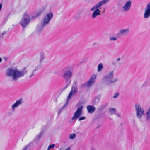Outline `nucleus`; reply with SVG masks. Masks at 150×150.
Wrapping results in <instances>:
<instances>
[{
	"label": "nucleus",
	"instance_id": "nucleus-37",
	"mask_svg": "<svg viewBox=\"0 0 150 150\" xmlns=\"http://www.w3.org/2000/svg\"><path fill=\"white\" fill-rule=\"evenodd\" d=\"M40 136H41V134H40L38 135V137H39V138H40Z\"/></svg>",
	"mask_w": 150,
	"mask_h": 150
},
{
	"label": "nucleus",
	"instance_id": "nucleus-34",
	"mask_svg": "<svg viewBox=\"0 0 150 150\" xmlns=\"http://www.w3.org/2000/svg\"><path fill=\"white\" fill-rule=\"evenodd\" d=\"M64 150H70V147H68V148H67V149H66Z\"/></svg>",
	"mask_w": 150,
	"mask_h": 150
},
{
	"label": "nucleus",
	"instance_id": "nucleus-19",
	"mask_svg": "<svg viewBox=\"0 0 150 150\" xmlns=\"http://www.w3.org/2000/svg\"><path fill=\"white\" fill-rule=\"evenodd\" d=\"M103 64L102 63H100L97 67V71L98 72H100L103 69Z\"/></svg>",
	"mask_w": 150,
	"mask_h": 150
},
{
	"label": "nucleus",
	"instance_id": "nucleus-10",
	"mask_svg": "<svg viewBox=\"0 0 150 150\" xmlns=\"http://www.w3.org/2000/svg\"><path fill=\"white\" fill-rule=\"evenodd\" d=\"M150 17V2L147 4L144 9V18H148Z\"/></svg>",
	"mask_w": 150,
	"mask_h": 150
},
{
	"label": "nucleus",
	"instance_id": "nucleus-17",
	"mask_svg": "<svg viewBox=\"0 0 150 150\" xmlns=\"http://www.w3.org/2000/svg\"><path fill=\"white\" fill-rule=\"evenodd\" d=\"M109 0H102L97 3L96 4L101 8L102 5H104L108 3Z\"/></svg>",
	"mask_w": 150,
	"mask_h": 150
},
{
	"label": "nucleus",
	"instance_id": "nucleus-25",
	"mask_svg": "<svg viewBox=\"0 0 150 150\" xmlns=\"http://www.w3.org/2000/svg\"><path fill=\"white\" fill-rule=\"evenodd\" d=\"M49 146L50 148V149L51 148H54L55 146V144H53L52 145H50Z\"/></svg>",
	"mask_w": 150,
	"mask_h": 150
},
{
	"label": "nucleus",
	"instance_id": "nucleus-39",
	"mask_svg": "<svg viewBox=\"0 0 150 150\" xmlns=\"http://www.w3.org/2000/svg\"><path fill=\"white\" fill-rule=\"evenodd\" d=\"M75 18L76 19H77V16H75Z\"/></svg>",
	"mask_w": 150,
	"mask_h": 150
},
{
	"label": "nucleus",
	"instance_id": "nucleus-28",
	"mask_svg": "<svg viewBox=\"0 0 150 150\" xmlns=\"http://www.w3.org/2000/svg\"><path fill=\"white\" fill-rule=\"evenodd\" d=\"M63 109V108L62 109L61 108V109H59L58 110V113L59 114H60V113L62 112V110Z\"/></svg>",
	"mask_w": 150,
	"mask_h": 150
},
{
	"label": "nucleus",
	"instance_id": "nucleus-6",
	"mask_svg": "<svg viewBox=\"0 0 150 150\" xmlns=\"http://www.w3.org/2000/svg\"><path fill=\"white\" fill-rule=\"evenodd\" d=\"M77 91L78 88L77 86L75 85H73L71 87V91L68 96L66 103L63 107V108L67 107L70 98L77 92Z\"/></svg>",
	"mask_w": 150,
	"mask_h": 150
},
{
	"label": "nucleus",
	"instance_id": "nucleus-26",
	"mask_svg": "<svg viewBox=\"0 0 150 150\" xmlns=\"http://www.w3.org/2000/svg\"><path fill=\"white\" fill-rule=\"evenodd\" d=\"M116 116L117 117H119V118H120V117H121V115H120V114H119V113H117V114H116Z\"/></svg>",
	"mask_w": 150,
	"mask_h": 150
},
{
	"label": "nucleus",
	"instance_id": "nucleus-35",
	"mask_svg": "<svg viewBox=\"0 0 150 150\" xmlns=\"http://www.w3.org/2000/svg\"><path fill=\"white\" fill-rule=\"evenodd\" d=\"M120 59V58H117V59L116 60H117V61H119Z\"/></svg>",
	"mask_w": 150,
	"mask_h": 150
},
{
	"label": "nucleus",
	"instance_id": "nucleus-31",
	"mask_svg": "<svg viewBox=\"0 0 150 150\" xmlns=\"http://www.w3.org/2000/svg\"><path fill=\"white\" fill-rule=\"evenodd\" d=\"M2 7V4L1 3H0V10H1Z\"/></svg>",
	"mask_w": 150,
	"mask_h": 150
},
{
	"label": "nucleus",
	"instance_id": "nucleus-1",
	"mask_svg": "<svg viewBox=\"0 0 150 150\" xmlns=\"http://www.w3.org/2000/svg\"><path fill=\"white\" fill-rule=\"evenodd\" d=\"M26 72L25 69L19 70L16 68L11 67L6 70V75L11 78L12 81L16 82L19 79L23 77Z\"/></svg>",
	"mask_w": 150,
	"mask_h": 150
},
{
	"label": "nucleus",
	"instance_id": "nucleus-12",
	"mask_svg": "<svg viewBox=\"0 0 150 150\" xmlns=\"http://www.w3.org/2000/svg\"><path fill=\"white\" fill-rule=\"evenodd\" d=\"M131 1L130 0L127 1L125 4L123 9L124 11H129L130 8Z\"/></svg>",
	"mask_w": 150,
	"mask_h": 150
},
{
	"label": "nucleus",
	"instance_id": "nucleus-23",
	"mask_svg": "<svg viewBox=\"0 0 150 150\" xmlns=\"http://www.w3.org/2000/svg\"><path fill=\"white\" fill-rule=\"evenodd\" d=\"M119 95V93L118 92H117L114 94L113 96V98H117Z\"/></svg>",
	"mask_w": 150,
	"mask_h": 150
},
{
	"label": "nucleus",
	"instance_id": "nucleus-13",
	"mask_svg": "<svg viewBox=\"0 0 150 150\" xmlns=\"http://www.w3.org/2000/svg\"><path fill=\"white\" fill-rule=\"evenodd\" d=\"M145 116V119L148 122L150 121V105L146 110L145 113L144 115Z\"/></svg>",
	"mask_w": 150,
	"mask_h": 150
},
{
	"label": "nucleus",
	"instance_id": "nucleus-22",
	"mask_svg": "<svg viewBox=\"0 0 150 150\" xmlns=\"http://www.w3.org/2000/svg\"><path fill=\"white\" fill-rule=\"evenodd\" d=\"M109 39L110 41H115L117 40V38L114 36H111L110 37Z\"/></svg>",
	"mask_w": 150,
	"mask_h": 150
},
{
	"label": "nucleus",
	"instance_id": "nucleus-4",
	"mask_svg": "<svg viewBox=\"0 0 150 150\" xmlns=\"http://www.w3.org/2000/svg\"><path fill=\"white\" fill-rule=\"evenodd\" d=\"M53 17V14L52 12L47 13L43 17L41 23V25L38 26L37 30L39 31H41L43 27L48 25L50 21Z\"/></svg>",
	"mask_w": 150,
	"mask_h": 150
},
{
	"label": "nucleus",
	"instance_id": "nucleus-2",
	"mask_svg": "<svg viewBox=\"0 0 150 150\" xmlns=\"http://www.w3.org/2000/svg\"><path fill=\"white\" fill-rule=\"evenodd\" d=\"M114 72L113 70L109 71L101 80L102 83L105 86L116 82L118 81L117 77L113 78Z\"/></svg>",
	"mask_w": 150,
	"mask_h": 150
},
{
	"label": "nucleus",
	"instance_id": "nucleus-9",
	"mask_svg": "<svg viewBox=\"0 0 150 150\" xmlns=\"http://www.w3.org/2000/svg\"><path fill=\"white\" fill-rule=\"evenodd\" d=\"M82 109L83 107L82 106H81L77 108L74 115L71 118L72 120L76 119L81 115L82 113Z\"/></svg>",
	"mask_w": 150,
	"mask_h": 150
},
{
	"label": "nucleus",
	"instance_id": "nucleus-38",
	"mask_svg": "<svg viewBox=\"0 0 150 150\" xmlns=\"http://www.w3.org/2000/svg\"><path fill=\"white\" fill-rule=\"evenodd\" d=\"M50 149V148L49 146H48L47 150H49Z\"/></svg>",
	"mask_w": 150,
	"mask_h": 150
},
{
	"label": "nucleus",
	"instance_id": "nucleus-8",
	"mask_svg": "<svg viewBox=\"0 0 150 150\" xmlns=\"http://www.w3.org/2000/svg\"><path fill=\"white\" fill-rule=\"evenodd\" d=\"M96 78V75L95 74H93L91 76L89 80L85 83L81 85V88L90 87L94 83Z\"/></svg>",
	"mask_w": 150,
	"mask_h": 150
},
{
	"label": "nucleus",
	"instance_id": "nucleus-16",
	"mask_svg": "<svg viewBox=\"0 0 150 150\" xmlns=\"http://www.w3.org/2000/svg\"><path fill=\"white\" fill-rule=\"evenodd\" d=\"M87 108L88 112L91 113H93L95 110V107L93 106H88L87 107Z\"/></svg>",
	"mask_w": 150,
	"mask_h": 150
},
{
	"label": "nucleus",
	"instance_id": "nucleus-15",
	"mask_svg": "<svg viewBox=\"0 0 150 150\" xmlns=\"http://www.w3.org/2000/svg\"><path fill=\"white\" fill-rule=\"evenodd\" d=\"M129 32V28L121 29L119 31V33L120 35H123L124 34H128Z\"/></svg>",
	"mask_w": 150,
	"mask_h": 150
},
{
	"label": "nucleus",
	"instance_id": "nucleus-29",
	"mask_svg": "<svg viewBox=\"0 0 150 150\" xmlns=\"http://www.w3.org/2000/svg\"><path fill=\"white\" fill-rule=\"evenodd\" d=\"M104 108V106L103 105H101L99 107V108L100 109H103Z\"/></svg>",
	"mask_w": 150,
	"mask_h": 150
},
{
	"label": "nucleus",
	"instance_id": "nucleus-14",
	"mask_svg": "<svg viewBox=\"0 0 150 150\" xmlns=\"http://www.w3.org/2000/svg\"><path fill=\"white\" fill-rule=\"evenodd\" d=\"M72 74V72L71 71L68 70L64 73L63 77L67 80L71 77Z\"/></svg>",
	"mask_w": 150,
	"mask_h": 150
},
{
	"label": "nucleus",
	"instance_id": "nucleus-33",
	"mask_svg": "<svg viewBox=\"0 0 150 150\" xmlns=\"http://www.w3.org/2000/svg\"><path fill=\"white\" fill-rule=\"evenodd\" d=\"M5 33H4V32H3V33H1V34H0V36H2H2H3V35H4V34Z\"/></svg>",
	"mask_w": 150,
	"mask_h": 150
},
{
	"label": "nucleus",
	"instance_id": "nucleus-20",
	"mask_svg": "<svg viewBox=\"0 0 150 150\" xmlns=\"http://www.w3.org/2000/svg\"><path fill=\"white\" fill-rule=\"evenodd\" d=\"M116 109L115 108H110L109 109V112L110 114H113L115 113Z\"/></svg>",
	"mask_w": 150,
	"mask_h": 150
},
{
	"label": "nucleus",
	"instance_id": "nucleus-24",
	"mask_svg": "<svg viewBox=\"0 0 150 150\" xmlns=\"http://www.w3.org/2000/svg\"><path fill=\"white\" fill-rule=\"evenodd\" d=\"M85 117H80L78 119L79 121H80L82 120H84L85 119Z\"/></svg>",
	"mask_w": 150,
	"mask_h": 150
},
{
	"label": "nucleus",
	"instance_id": "nucleus-32",
	"mask_svg": "<svg viewBox=\"0 0 150 150\" xmlns=\"http://www.w3.org/2000/svg\"><path fill=\"white\" fill-rule=\"evenodd\" d=\"M91 150H98V149L95 148L93 147L91 149Z\"/></svg>",
	"mask_w": 150,
	"mask_h": 150
},
{
	"label": "nucleus",
	"instance_id": "nucleus-18",
	"mask_svg": "<svg viewBox=\"0 0 150 150\" xmlns=\"http://www.w3.org/2000/svg\"><path fill=\"white\" fill-rule=\"evenodd\" d=\"M40 60L39 62L40 64H41L42 61L45 58V55L43 53L41 52L40 53Z\"/></svg>",
	"mask_w": 150,
	"mask_h": 150
},
{
	"label": "nucleus",
	"instance_id": "nucleus-3",
	"mask_svg": "<svg viewBox=\"0 0 150 150\" xmlns=\"http://www.w3.org/2000/svg\"><path fill=\"white\" fill-rule=\"evenodd\" d=\"M40 15L38 14L35 15H32L28 12L25 13L21 19L20 24L23 28L25 27L29 23L30 20L34 19Z\"/></svg>",
	"mask_w": 150,
	"mask_h": 150
},
{
	"label": "nucleus",
	"instance_id": "nucleus-27",
	"mask_svg": "<svg viewBox=\"0 0 150 150\" xmlns=\"http://www.w3.org/2000/svg\"><path fill=\"white\" fill-rule=\"evenodd\" d=\"M34 75V73L32 72L30 75L29 76L30 78H31L33 75Z\"/></svg>",
	"mask_w": 150,
	"mask_h": 150
},
{
	"label": "nucleus",
	"instance_id": "nucleus-11",
	"mask_svg": "<svg viewBox=\"0 0 150 150\" xmlns=\"http://www.w3.org/2000/svg\"><path fill=\"white\" fill-rule=\"evenodd\" d=\"M22 103V100L21 99L18 100L11 106V110L12 111H15L16 109L20 106Z\"/></svg>",
	"mask_w": 150,
	"mask_h": 150
},
{
	"label": "nucleus",
	"instance_id": "nucleus-7",
	"mask_svg": "<svg viewBox=\"0 0 150 150\" xmlns=\"http://www.w3.org/2000/svg\"><path fill=\"white\" fill-rule=\"evenodd\" d=\"M100 9L101 7L96 4L91 8V11H93L91 16L92 19L96 18L98 16L100 15Z\"/></svg>",
	"mask_w": 150,
	"mask_h": 150
},
{
	"label": "nucleus",
	"instance_id": "nucleus-36",
	"mask_svg": "<svg viewBox=\"0 0 150 150\" xmlns=\"http://www.w3.org/2000/svg\"><path fill=\"white\" fill-rule=\"evenodd\" d=\"M7 57H4V59L5 61L6 60H7Z\"/></svg>",
	"mask_w": 150,
	"mask_h": 150
},
{
	"label": "nucleus",
	"instance_id": "nucleus-30",
	"mask_svg": "<svg viewBox=\"0 0 150 150\" xmlns=\"http://www.w3.org/2000/svg\"><path fill=\"white\" fill-rule=\"evenodd\" d=\"M28 147V146H26L22 150H27V149Z\"/></svg>",
	"mask_w": 150,
	"mask_h": 150
},
{
	"label": "nucleus",
	"instance_id": "nucleus-21",
	"mask_svg": "<svg viewBox=\"0 0 150 150\" xmlns=\"http://www.w3.org/2000/svg\"><path fill=\"white\" fill-rule=\"evenodd\" d=\"M76 137V134L75 133H72L70 134L68 138L70 139H73Z\"/></svg>",
	"mask_w": 150,
	"mask_h": 150
},
{
	"label": "nucleus",
	"instance_id": "nucleus-5",
	"mask_svg": "<svg viewBox=\"0 0 150 150\" xmlns=\"http://www.w3.org/2000/svg\"><path fill=\"white\" fill-rule=\"evenodd\" d=\"M134 108L136 117L139 119L141 118L142 115H144V110L143 107L140 104L136 103L135 104Z\"/></svg>",
	"mask_w": 150,
	"mask_h": 150
}]
</instances>
